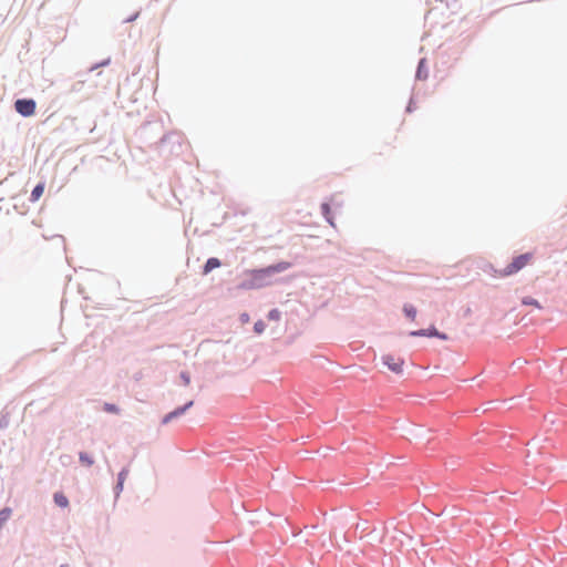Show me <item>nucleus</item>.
<instances>
[{
  "label": "nucleus",
  "mask_w": 567,
  "mask_h": 567,
  "mask_svg": "<svg viewBox=\"0 0 567 567\" xmlns=\"http://www.w3.org/2000/svg\"><path fill=\"white\" fill-rule=\"evenodd\" d=\"M288 262H279L261 269H254L245 271V279L239 285L240 289H259L272 284L271 277L275 274L285 271L289 268Z\"/></svg>",
  "instance_id": "obj_1"
},
{
  "label": "nucleus",
  "mask_w": 567,
  "mask_h": 567,
  "mask_svg": "<svg viewBox=\"0 0 567 567\" xmlns=\"http://www.w3.org/2000/svg\"><path fill=\"white\" fill-rule=\"evenodd\" d=\"M534 259V255L532 252L522 254L519 256H516L513 258L512 262H509L504 269L498 271V275L501 277H507L512 276L523 268H525L527 265H529Z\"/></svg>",
  "instance_id": "obj_2"
},
{
  "label": "nucleus",
  "mask_w": 567,
  "mask_h": 567,
  "mask_svg": "<svg viewBox=\"0 0 567 567\" xmlns=\"http://www.w3.org/2000/svg\"><path fill=\"white\" fill-rule=\"evenodd\" d=\"M14 109L22 116H32L35 113L37 104L34 100L21 99L16 101Z\"/></svg>",
  "instance_id": "obj_3"
},
{
  "label": "nucleus",
  "mask_w": 567,
  "mask_h": 567,
  "mask_svg": "<svg viewBox=\"0 0 567 567\" xmlns=\"http://www.w3.org/2000/svg\"><path fill=\"white\" fill-rule=\"evenodd\" d=\"M382 362L390 371L396 374H401L403 372L404 360L402 358L394 357L392 354H384L382 357Z\"/></svg>",
  "instance_id": "obj_4"
},
{
  "label": "nucleus",
  "mask_w": 567,
  "mask_h": 567,
  "mask_svg": "<svg viewBox=\"0 0 567 567\" xmlns=\"http://www.w3.org/2000/svg\"><path fill=\"white\" fill-rule=\"evenodd\" d=\"M410 334L413 336V337H436V338H440L442 340H446L447 339L446 334L439 332L435 328L412 331Z\"/></svg>",
  "instance_id": "obj_5"
},
{
  "label": "nucleus",
  "mask_w": 567,
  "mask_h": 567,
  "mask_svg": "<svg viewBox=\"0 0 567 567\" xmlns=\"http://www.w3.org/2000/svg\"><path fill=\"white\" fill-rule=\"evenodd\" d=\"M194 402L193 401H189L188 403H186L184 406L182 408H178L176 410H174L173 412L166 414L163 419V423H168L171 420H173L174 417L176 416H179L182 414H184L186 412V410H188L190 406H193Z\"/></svg>",
  "instance_id": "obj_6"
},
{
  "label": "nucleus",
  "mask_w": 567,
  "mask_h": 567,
  "mask_svg": "<svg viewBox=\"0 0 567 567\" xmlns=\"http://www.w3.org/2000/svg\"><path fill=\"white\" fill-rule=\"evenodd\" d=\"M220 265H221V264H220L219 259L214 258V257H213V258H209V259L206 261L205 266H204L203 274H204V275H207V274H209L213 269L220 267Z\"/></svg>",
  "instance_id": "obj_7"
},
{
  "label": "nucleus",
  "mask_w": 567,
  "mask_h": 567,
  "mask_svg": "<svg viewBox=\"0 0 567 567\" xmlns=\"http://www.w3.org/2000/svg\"><path fill=\"white\" fill-rule=\"evenodd\" d=\"M43 192H44V183L38 184L31 193L30 200L33 203L38 202L40 199V197L43 195Z\"/></svg>",
  "instance_id": "obj_8"
},
{
  "label": "nucleus",
  "mask_w": 567,
  "mask_h": 567,
  "mask_svg": "<svg viewBox=\"0 0 567 567\" xmlns=\"http://www.w3.org/2000/svg\"><path fill=\"white\" fill-rule=\"evenodd\" d=\"M54 503L59 506V507H62V508H65L69 506V499L68 497L61 493V492H56L54 494Z\"/></svg>",
  "instance_id": "obj_9"
},
{
  "label": "nucleus",
  "mask_w": 567,
  "mask_h": 567,
  "mask_svg": "<svg viewBox=\"0 0 567 567\" xmlns=\"http://www.w3.org/2000/svg\"><path fill=\"white\" fill-rule=\"evenodd\" d=\"M12 514V511L9 507H6L0 511V529L2 528L3 524L10 518Z\"/></svg>",
  "instance_id": "obj_10"
},
{
  "label": "nucleus",
  "mask_w": 567,
  "mask_h": 567,
  "mask_svg": "<svg viewBox=\"0 0 567 567\" xmlns=\"http://www.w3.org/2000/svg\"><path fill=\"white\" fill-rule=\"evenodd\" d=\"M403 311L411 320H414L416 317V309L412 305H405L403 307Z\"/></svg>",
  "instance_id": "obj_11"
},
{
  "label": "nucleus",
  "mask_w": 567,
  "mask_h": 567,
  "mask_svg": "<svg viewBox=\"0 0 567 567\" xmlns=\"http://www.w3.org/2000/svg\"><path fill=\"white\" fill-rule=\"evenodd\" d=\"M80 462L85 466H92L94 463V460L87 453L81 452L80 453Z\"/></svg>",
  "instance_id": "obj_12"
},
{
  "label": "nucleus",
  "mask_w": 567,
  "mask_h": 567,
  "mask_svg": "<svg viewBox=\"0 0 567 567\" xmlns=\"http://www.w3.org/2000/svg\"><path fill=\"white\" fill-rule=\"evenodd\" d=\"M322 214L324 215L326 219L329 221L331 226H334L332 218L330 216V206L329 204L324 203L321 205Z\"/></svg>",
  "instance_id": "obj_13"
},
{
  "label": "nucleus",
  "mask_w": 567,
  "mask_h": 567,
  "mask_svg": "<svg viewBox=\"0 0 567 567\" xmlns=\"http://www.w3.org/2000/svg\"><path fill=\"white\" fill-rule=\"evenodd\" d=\"M522 302H523L524 305H526V306H533V307H535V308H537V309H540V308H542V306L539 305V302H538L536 299L532 298V297H525V298H523Z\"/></svg>",
  "instance_id": "obj_14"
},
{
  "label": "nucleus",
  "mask_w": 567,
  "mask_h": 567,
  "mask_svg": "<svg viewBox=\"0 0 567 567\" xmlns=\"http://www.w3.org/2000/svg\"><path fill=\"white\" fill-rule=\"evenodd\" d=\"M280 317H281V313L279 310L277 309H272L269 313H268V319L269 320H274V321H279L280 320Z\"/></svg>",
  "instance_id": "obj_15"
},
{
  "label": "nucleus",
  "mask_w": 567,
  "mask_h": 567,
  "mask_svg": "<svg viewBox=\"0 0 567 567\" xmlns=\"http://www.w3.org/2000/svg\"><path fill=\"white\" fill-rule=\"evenodd\" d=\"M266 324L264 321L259 320L255 323L254 330L256 333L261 334L265 331Z\"/></svg>",
  "instance_id": "obj_16"
},
{
  "label": "nucleus",
  "mask_w": 567,
  "mask_h": 567,
  "mask_svg": "<svg viewBox=\"0 0 567 567\" xmlns=\"http://www.w3.org/2000/svg\"><path fill=\"white\" fill-rule=\"evenodd\" d=\"M104 410L109 413H118L120 410L116 405L114 404H111V403H105L104 404Z\"/></svg>",
  "instance_id": "obj_17"
},
{
  "label": "nucleus",
  "mask_w": 567,
  "mask_h": 567,
  "mask_svg": "<svg viewBox=\"0 0 567 567\" xmlns=\"http://www.w3.org/2000/svg\"><path fill=\"white\" fill-rule=\"evenodd\" d=\"M127 475V471L126 470H123L120 474H118V486L122 488V485H123V482L125 480Z\"/></svg>",
  "instance_id": "obj_18"
},
{
  "label": "nucleus",
  "mask_w": 567,
  "mask_h": 567,
  "mask_svg": "<svg viewBox=\"0 0 567 567\" xmlns=\"http://www.w3.org/2000/svg\"><path fill=\"white\" fill-rule=\"evenodd\" d=\"M181 377H182V379H183V381H184V384H185V385H189V383H190V378H189V375H188L187 373L183 372V373L181 374Z\"/></svg>",
  "instance_id": "obj_19"
},
{
  "label": "nucleus",
  "mask_w": 567,
  "mask_h": 567,
  "mask_svg": "<svg viewBox=\"0 0 567 567\" xmlns=\"http://www.w3.org/2000/svg\"><path fill=\"white\" fill-rule=\"evenodd\" d=\"M60 567H68L66 565H61Z\"/></svg>",
  "instance_id": "obj_20"
}]
</instances>
